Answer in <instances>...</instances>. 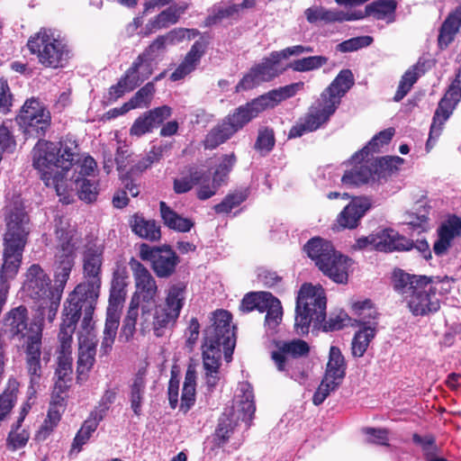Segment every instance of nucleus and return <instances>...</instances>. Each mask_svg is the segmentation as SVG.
<instances>
[{
	"label": "nucleus",
	"instance_id": "11",
	"mask_svg": "<svg viewBox=\"0 0 461 461\" xmlns=\"http://www.w3.org/2000/svg\"><path fill=\"white\" fill-rule=\"evenodd\" d=\"M304 250L320 270L334 282L344 284L348 281L349 259L338 253L330 241L312 238L305 244Z\"/></svg>",
	"mask_w": 461,
	"mask_h": 461
},
{
	"label": "nucleus",
	"instance_id": "61",
	"mask_svg": "<svg viewBox=\"0 0 461 461\" xmlns=\"http://www.w3.org/2000/svg\"><path fill=\"white\" fill-rule=\"evenodd\" d=\"M373 41L370 36H361L349 39L339 43L337 50L340 52H350L357 50L363 47L369 46Z\"/></svg>",
	"mask_w": 461,
	"mask_h": 461
},
{
	"label": "nucleus",
	"instance_id": "3",
	"mask_svg": "<svg viewBox=\"0 0 461 461\" xmlns=\"http://www.w3.org/2000/svg\"><path fill=\"white\" fill-rule=\"evenodd\" d=\"M3 325L11 339L23 341L25 367L33 388L42 376V360L47 363L50 361V357L44 356L41 358L43 344H32L30 340L32 336L31 320L26 306L19 305L5 312Z\"/></svg>",
	"mask_w": 461,
	"mask_h": 461
},
{
	"label": "nucleus",
	"instance_id": "19",
	"mask_svg": "<svg viewBox=\"0 0 461 461\" xmlns=\"http://www.w3.org/2000/svg\"><path fill=\"white\" fill-rule=\"evenodd\" d=\"M152 72V64L143 57L138 56L119 82L111 86L110 95L114 98L121 97L149 78Z\"/></svg>",
	"mask_w": 461,
	"mask_h": 461
},
{
	"label": "nucleus",
	"instance_id": "41",
	"mask_svg": "<svg viewBox=\"0 0 461 461\" xmlns=\"http://www.w3.org/2000/svg\"><path fill=\"white\" fill-rule=\"evenodd\" d=\"M160 214L166 226L177 231H189L194 223L187 218H183L174 212L165 202H160Z\"/></svg>",
	"mask_w": 461,
	"mask_h": 461
},
{
	"label": "nucleus",
	"instance_id": "24",
	"mask_svg": "<svg viewBox=\"0 0 461 461\" xmlns=\"http://www.w3.org/2000/svg\"><path fill=\"white\" fill-rule=\"evenodd\" d=\"M23 289L32 299L56 294L50 289V279L48 274L39 264H32L26 269Z\"/></svg>",
	"mask_w": 461,
	"mask_h": 461
},
{
	"label": "nucleus",
	"instance_id": "17",
	"mask_svg": "<svg viewBox=\"0 0 461 461\" xmlns=\"http://www.w3.org/2000/svg\"><path fill=\"white\" fill-rule=\"evenodd\" d=\"M140 257L142 260L150 262L152 270L159 278L171 276L179 264L178 256L168 246L150 247L148 244H141Z\"/></svg>",
	"mask_w": 461,
	"mask_h": 461
},
{
	"label": "nucleus",
	"instance_id": "31",
	"mask_svg": "<svg viewBox=\"0 0 461 461\" xmlns=\"http://www.w3.org/2000/svg\"><path fill=\"white\" fill-rule=\"evenodd\" d=\"M456 104H455L454 101L446 95L439 101L438 108L436 109L433 116L429 139L426 143L427 151H429L432 149L435 141L441 134L443 125L452 114Z\"/></svg>",
	"mask_w": 461,
	"mask_h": 461
},
{
	"label": "nucleus",
	"instance_id": "21",
	"mask_svg": "<svg viewBox=\"0 0 461 461\" xmlns=\"http://www.w3.org/2000/svg\"><path fill=\"white\" fill-rule=\"evenodd\" d=\"M178 317L179 314L164 305L157 306L154 314L142 306L140 323V332L145 334L152 328L157 337H162L166 330L174 325Z\"/></svg>",
	"mask_w": 461,
	"mask_h": 461
},
{
	"label": "nucleus",
	"instance_id": "5",
	"mask_svg": "<svg viewBox=\"0 0 461 461\" xmlns=\"http://www.w3.org/2000/svg\"><path fill=\"white\" fill-rule=\"evenodd\" d=\"M393 285L407 301L410 311L416 316H423L437 312L440 307V299L435 294L436 285L429 283V277L394 272Z\"/></svg>",
	"mask_w": 461,
	"mask_h": 461
},
{
	"label": "nucleus",
	"instance_id": "23",
	"mask_svg": "<svg viewBox=\"0 0 461 461\" xmlns=\"http://www.w3.org/2000/svg\"><path fill=\"white\" fill-rule=\"evenodd\" d=\"M129 266L132 272L136 288L133 296L137 300L153 302L158 295V289L157 282L149 270L133 258L130 260Z\"/></svg>",
	"mask_w": 461,
	"mask_h": 461
},
{
	"label": "nucleus",
	"instance_id": "42",
	"mask_svg": "<svg viewBox=\"0 0 461 461\" xmlns=\"http://www.w3.org/2000/svg\"><path fill=\"white\" fill-rule=\"evenodd\" d=\"M104 419L103 412H94L92 411L85 420L82 427L77 433L74 442L72 445L73 448H77L80 451L83 445H85L88 439L90 438L93 432H95L100 423V421Z\"/></svg>",
	"mask_w": 461,
	"mask_h": 461
},
{
	"label": "nucleus",
	"instance_id": "51",
	"mask_svg": "<svg viewBox=\"0 0 461 461\" xmlns=\"http://www.w3.org/2000/svg\"><path fill=\"white\" fill-rule=\"evenodd\" d=\"M76 190L78 197L87 203L95 201L98 194V182L86 177H77L75 179Z\"/></svg>",
	"mask_w": 461,
	"mask_h": 461
},
{
	"label": "nucleus",
	"instance_id": "64",
	"mask_svg": "<svg viewBox=\"0 0 461 461\" xmlns=\"http://www.w3.org/2000/svg\"><path fill=\"white\" fill-rule=\"evenodd\" d=\"M458 27L450 22V20L446 19L443 23L439 35H438V44L440 48H446L448 44L454 40L455 34L458 31Z\"/></svg>",
	"mask_w": 461,
	"mask_h": 461
},
{
	"label": "nucleus",
	"instance_id": "2",
	"mask_svg": "<svg viewBox=\"0 0 461 461\" xmlns=\"http://www.w3.org/2000/svg\"><path fill=\"white\" fill-rule=\"evenodd\" d=\"M77 156V145L71 140L51 142L39 140L32 149V162L36 169L41 173L45 185H53L57 194H67V187L59 177V171H68L72 167Z\"/></svg>",
	"mask_w": 461,
	"mask_h": 461
},
{
	"label": "nucleus",
	"instance_id": "4",
	"mask_svg": "<svg viewBox=\"0 0 461 461\" xmlns=\"http://www.w3.org/2000/svg\"><path fill=\"white\" fill-rule=\"evenodd\" d=\"M354 85V77L349 69L341 70L331 84L321 93L317 106L311 107L303 122L294 126L289 138L301 137L305 132L316 131L335 113L341 98Z\"/></svg>",
	"mask_w": 461,
	"mask_h": 461
},
{
	"label": "nucleus",
	"instance_id": "12",
	"mask_svg": "<svg viewBox=\"0 0 461 461\" xmlns=\"http://www.w3.org/2000/svg\"><path fill=\"white\" fill-rule=\"evenodd\" d=\"M255 410L251 386L247 383L240 384L231 410L225 411L219 420L215 430L217 445L222 446L228 441L239 420L249 424L254 416Z\"/></svg>",
	"mask_w": 461,
	"mask_h": 461
},
{
	"label": "nucleus",
	"instance_id": "43",
	"mask_svg": "<svg viewBox=\"0 0 461 461\" xmlns=\"http://www.w3.org/2000/svg\"><path fill=\"white\" fill-rule=\"evenodd\" d=\"M196 372L194 368L188 367L182 390L180 410L187 412L195 401Z\"/></svg>",
	"mask_w": 461,
	"mask_h": 461
},
{
	"label": "nucleus",
	"instance_id": "30",
	"mask_svg": "<svg viewBox=\"0 0 461 461\" xmlns=\"http://www.w3.org/2000/svg\"><path fill=\"white\" fill-rule=\"evenodd\" d=\"M171 115V108L163 105L140 116L130 129L131 135L140 137L152 131L153 128L161 124L166 119Z\"/></svg>",
	"mask_w": 461,
	"mask_h": 461
},
{
	"label": "nucleus",
	"instance_id": "58",
	"mask_svg": "<svg viewBox=\"0 0 461 461\" xmlns=\"http://www.w3.org/2000/svg\"><path fill=\"white\" fill-rule=\"evenodd\" d=\"M237 158L235 154L230 153L223 155L221 158V162L219 163L213 176L216 181H220L221 183L225 182L229 173L231 171L232 167L236 164Z\"/></svg>",
	"mask_w": 461,
	"mask_h": 461
},
{
	"label": "nucleus",
	"instance_id": "10",
	"mask_svg": "<svg viewBox=\"0 0 461 461\" xmlns=\"http://www.w3.org/2000/svg\"><path fill=\"white\" fill-rule=\"evenodd\" d=\"M326 296L321 286L304 284L296 300L294 328L298 334H307L311 324L321 325L326 317Z\"/></svg>",
	"mask_w": 461,
	"mask_h": 461
},
{
	"label": "nucleus",
	"instance_id": "60",
	"mask_svg": "<svg viewBox=\"0 0 461 461\" xmlns=\"http://www.w3.org/2000/svg\"><path fill=\"white\" fill-rule=\"evenodd\" d=\"M167 150V146L153 147L149 154L140 159L133 167V171L142 172L149 168L154 162L158 161Z\"/></svg>",
	"mask_w": 461,
	"mask_h": 461
},
{
	"label": "nucleus",
	"instance_id": "16",
	"mask_svg": "<svg viewBox=\"0 0 461 461\" xmlns=\"http://www.w3.org/2000/svg\"><path fill=\"white\" fill-rule=\"evenodd\" d=\"M38 304L34 309L31 320V342L32 344H43V330L46 323H52L56 319L61 295L59 293L50 294L43 298L35 299Z\"/></svg>",
	"mask_w": 461,
	"mask_h": 461
},
{
	"label": "nucleus",
	"instance_id": "38",
	"mask_svg": "<svg viewBox=\"0 0 461 461\" xmlns=\"http://www.w3.org/2000/svg\"><path fill=\"white\" fill-rule=\"evenodd\" d=\"M303 82L294 83L269 91L268 93L260 95L258 98L262 103L264 108L267 110L268 108L275 107L283 100L294 96L297 92L301 91L303 88Z\"/></svg>",
	"mask_w": 461,
	"mask_h": 461
},
{
	"label": "nucleus",
	"instance_id": "52",
	"mask_svg": "<svg viewBox=\"0 0 461 461\" xmlns=\"http://www.w3.org/2000/svg\"><path fill=\"white\" fill-rule=\"evenodd\" d=\"M265 312H267L265 319L266 325L271 330L276 329L282 321L283 308L280 301L272 294L267 302H266Z\"/></svg>",
	"mask_w": 461,
	"mask_h": 461
},
{
	"label": "nucleus",
	"instance_id": "59",
	"mask_svg": "<svg viewBox=\"0 0 461 461\" xmlns=\"http://www.w3.org/2000/svg\"><path fill=\"white\" fill-rule=\"evenodd\" d=\"M19 429L20 427H18V423L16 422L7 437V447L12 450H16L24 447L30 438L29 432H27L25 429Z\"/></svg>",
	"mask_w": 461,
	"mask_h": 461
},
{
	"label": "nucleus",
	"instance_id": "62",
	"mask_svg": "<svg viewBox=\"0 0 461 461\" xmlns=\"http://www.w3.org/2000/svg\"><path fill=\"white\" fill-rule=\"evenodd\" d=\"M275 145L274 131L265 128L259 130L258 136L255 143V149L260 152H269Z\"/></svg>",
	"mask_w": 461,
	"mask_h": 461
},
{
	"label": "nucleus",
	"instance_id": "32",
	"mask_svg": "<svg viewBox=\"0 0 461 461\" xmlns=\"http://www.w3.org/2000/svg\"><path fill=\"white\" fill-rule=\"evenodd\" d=\"M461 235V219L456 215L448 217L438 229V240L433 249L435 254L441 256L451 246L452 240Z\"/></svg>",
	"mask_w": 461,
	"mask_h": 461
},
{
	"label": "nucleus",
	"instance_id": "6",
	"mask_svg": "<svg viewBox=\"0 0 461 461\" xmlns=\"http://www.w3.org/2000/svg\"><path fill=\"white\" fill-rule=\"evenodd\" d=\"M100 288L80 283L67 299L59 330L75 332L76 324L83 315L79 329L95 328L93 314L99 297Z\"/></svg>",
	"mask_w": 461,
	"mask_h": 461
},
{
	"label": "nucleus",
	"instance_id": "55",
	"mask_svg": "<svg viewBox=\"0 0 461 461\" xmlns=\"http://www.w3.org/2000/svg\"><path fill=\"white\" fill-rule=\"evenodd\" d=\"M239 11V5H230L228 6L215 5L212 8L211 14L205 19V25L211 26L216 24L224 18L233 16Z\"/></svg>",
	"mask_w": 461,
	"mask_h": 461
},
{
	"label": "nucleus",
	"instance_id": "40",
	"mask_svg": "<svg viewBox=\"0 0 461 461\" xmlns=\"http://www.w3.org/2000/svg\"><path fill=\"white\" fill-rule=\"evenodd\" d=\"M131 230L139 237L149 241H157L161 237L160 227L153 220L135 214L131 220Z\"/></svg>",
	"mask_w": 461,
	"mask_h": 461
},
{
	"label": "nucleus",
	"instance_id": "18",
	"mask_svg": "<svg viewBox=\"0 0 461 461\" xmlns=\"http://www.w3.org/2000/svg\"><path fill=\"white\" fill-rule=\"evenodd\" d=\"M73 334L69 329L67 331L59 330L58 335L59 348L55 371L57 381L55 384L60 391H64L68 387V381L71 380Z\"/></svg>",
	"mask_w": 461,
	"mask_h": 461
},
{
	"label": "nucleus",
	"instance_id": "45",
	"mask_svg": "<svg viewBox=\"0 0 461 461\" xmlns=\"http://www.w3.org/2000/svg\"><path fill=\"white\" fill-rule=\"evenodd\" d=\"M375 327L365 326L362 330H358L352 340V355L356 357H362L366 351L370 341L375 336Z\"/></svg>",
	"mask_w": 461,
	"mask_h": 461
},
{
	"label": "nucleus",
	"instance_id": "57",
	"mask_svg": "<svg viewBox=\"0 0 461 461\" xmlns=\"http://www.w3.org/2000/svg\"><path fill=\"white\" fill-rule=\"evenodd\" d=\"M247 198L246 192H238L227 195L223 201L214 206L217 213H229L231 210L239 206Z\"/></svg>",
	"mask_w": 461,
	"mask_h": 461
},
{
	"label": "nucleus",
	"instance_id": "25",
	"mask_svg": "<svg viewBox=\"0 0 461 461\" xmlns=\"http://www.w3.org/2000/svg\"><path fill=\"white\" fill-rule=\"evenodd\" d=\"M78 340V359L77 373L78 378L86 375L95 363L96 352V339L95 328L79 329L77 331Z\"/></svg>",
	"mask_w": 461,
	"mask_h": 461
},
{
	"label": "nucleus",
	"instance_id": "35",
	"mask_svg": "<svg viewBox=\"0 0 461 461\" xmlns=\"http://www.w3.org/2000/svg\"><path fill=\"white\" fill-rule=\"evenodd\" d=\"M186 8L185 5H170L167 9L162 11L149 22L146 25L148 32L145 34L148 35L157 30L176 23Z\"/></svg>",
	"mask_w": 461,
	"mask_h": 461
},
{
	"label": "nucleus",
	"instance_id": "44",
	"mask_svg": "<svg viewBox=\"0 0 461 461\" xmlns=\"http://www.w3.org/2000/svg\"><path fill=\"white\" fill-rule=\"evenodd\" d=\"M146 381L143 373H138L133 379L130 390L131 407L135 415L141 414L142 403L144 401Z\"/></svg>",
	"mask_w": 461,
	"mask_h": 461
},
{
	"label": "nucleus",
	"instance_id": "15",
	"mask_svg": "<svg viewBox=\"0 0 461 461\" xmlns=\"http://www.w3.org/2000/svg\"><path fill=\"white\" fill-rule=\"evenodd\" d=\"M16 120L26 135L41 138L49 129L51 117L39 100L31 98L24 103Z\"/></svg>",
	"mask_w": 461,
	"mask_h": 461
},
{
	"label": "nucleus",
	"instance_id": "14",
	"mask_svg": "<svg viewBox=\"0 0 461 461\" xmlns=\"http://www.w3.org/2000/svg\"><path fill=\"white\" fill-rule=\"evenodd\" d=\"M345 358L338 347L331 346L330 348L325 375L312 397L313 403L315 405L321 404L330 393L339 388L345 377Z\"/></svg>",
	"mask_w": 461,
	"mask_h": 461
},
{
	"label": "nucleus",
	"instance_id": "63",
	"mask_svg": "<svg viewBox=\"0 0 461 461\" xmlns=\"http://www.w3.org/2000/svg\"><path fill=\"white\" fill-rule=\"evenodd\" d=\"M118 327L119 326L105 323L100 346V353L102 355H108L111 352Z\"/></svg>",
	"mask_w": 461,
	"mask_h": 461
},
{
	"label": "nucleus",
	"instance_id": "33",
	"mask_svg": "<svg viewBox=\"0 0 461 461\" xmlns=\"http://www.w3.org/2000/svg\"><path fill=\"white\" fill-rule=\"evenodd\" d=\"M186 32L187 30L178 29L173 30L165 35L158 36L139 56L143 57L144 59L149 60L152 64L154 59L165 52L167 44H174L176 41H181L185 37Z\"/></svg>",
	"mask_w": 461,
	"mask_h": 461
},
{
	"label": "nucleus",
	"instance_id": "34",
	"mask_svg": "<svg viewBox=\"0 0 461 461\" xmlns=\"http://www.w3.org/2000/svg\"><path fill=\"white\" fill-rule=\"evenodd\" d=\"M368 156L364 155V158L362 156H358L356 158V155L353 157V159L358 163L351 170L346 172L341 178V181L346 185H359L362 184H366L371 178L373 175L372 167H376V164H374L369 159L366 160V158Z\"/></svg>",
	"mask_w": 461,
	"mask_h": 461
},
{
	"label": "nucleus",
	"instance_id": "48",
	"mask_svg": "<svg viewBox=\"0 0 461 461\" xmlns=\"http://www.w3.org/2000/svg\"><path fill=\"white\" fill-rule=\"evenodd\" d=\"M19 391V383L15 379H9L7 386L0 395V421L3 420L13 409Z\"/></svg>",
	"mask_w": 461,
	"mask_h": 461
},
{
	"label": "nucleus",
	"instance_id": "47",
	"mask_svg": "<svg viewBox=\"0 0 461 461\" xmlns=\"http://www.w3.org/2000/svg\"><path fill=\"white\" fill-rule=\"evenodd\" d=\"M197 175L201 176L197 183H195V185H197V197L200 200H207L216 194L222 183L216 181L214 176L211 180L208 171L197 170Z\"/></svg>",
	"mask_w": 461,
	"mask_h": 461
},
{
	"label": "nucleus",
	"instance_id": "36",
	"mask_svg": "<svg viewBox=\"0 0 461 461\" xmlns=\"http://www.w3.org/2000/svg\"><path fill=\"white\" fill-rule=\"evenodd\" d=\"M204 52V44L201 41H195L185 57V59L182 61V63L171 74V80H180L190 74L193 70H194Z\"/></svg>",
	"mask_w": 461,
	"mask_h": 461
},
{
	"label": "nucleus",
	"instance_id": "7",
	"mask_svg": "<svg viewBox=\"0 0 461 461\" xmlns=\"http://www.w3.org/2000/svg\"><path fill=\"white\" fill-rule=\"evenodd\" d=\"M27 48L45 68H64L71 58V50L65 39L50 28H41L32 34L27 41Z\"/></svg>",
	"mask_w": 461,
	"mask_h": 461
},
{
	"label": "nucleus",
	"instance_id": "56",
	"mask_svg": "<svg viewBox=\"0 0 461 461\" xmlns=\"http://www.w3.org/2000/svg\"><path fill=\"white\" fill-rule=\"evenodd\" d=\"M352 309L354 315L357 317L356 321L363 325L370 323V319H374L376 314L375 310L372 307L371 302L368 300L355 303Z\"/></svg>",
	"mask_w": 461,
	"mask_h": 461
},
{
	"label": "nucleus",
	"instance_id": "54",
	"mask_svg": "<svg viewBox=\"0 0 461 461\" xmlns=\"http://www.w3.org/2000/svg\"><path fill=\"white\" fill-rule=\"evenodd\" d=\"M328 58L325 56H310L300 59L294 60L289 64V68L294 71L306 72L318 69L326 65Z\"/></svg>",
	"mask_w": 461,
	"mask_h": 461
},
{
	"label": "nucleus",
	"instance_id": "1",
	"mask_svg": "<svg viewBox=\"0 0 461 461\" xmlns=\"http://www.w3.org/2000/svg\"><path fill=\"white\" fill-rule=\"evenodd\" d=\"M213 322L204 330L202 345L203 366L207 386L214 388L221 379V353L230 362L235 347L234 331L230 327L231 315L225 310L213 313Z\"/></svg>",
	"mask_w": 461,
	"mask_h": 461
},
{
	"label": "nucleus",
	"instance_id": "49",
	"mask_svg": "<svg viewBox=\"0 0 461 461\" xmlns=\"http://www.w3.org/2000/svg\"><path fill=\"white\" fill-rule=\"evenodd\" d=\"M270 293L268 292H250L242 299L240 311L242 312H249L258 310L260 312H265L266 302H267Z\"/></svg>",
	"mask_w": 461,
	"mask_h": 461
},
{
	"label": "nucleus",
	"instance_id": "27",
	"mask_svg": "<svg viewBox=\"0 0 461 461\" xmlns=\"http://www.w3.org/2000/svg\"><path fill=\"white\" fill-rule=\"evenodd\" d=\"M310 348L307 342L302 339H293L287 342H282L278 350L273 351L271 357L279 371H285L289 365V357H300L309 353Z\"/></svg>",
	"mask_w": 461,
	"mask_h": 461
},
{
	"label": "nucleus",
	"instance_id": "39",
	"mask_svg": "<svg viewBox=\"0 0 461 461\" xmlns=\"http://www.w3.org/2000/svg\"><path fill=\"white\" fill-rule=\"evenodd\" d=\"M187 294V284L183 281L170 283L166 290L164 306L180 315Z\"/></svg>",
	"mask_w": 461,
	"mask_h": 461
},
{
	"label": "nucleus",
	"instance_id": "29",
	"mask_svg": "<svg viewBox=\"0 0 461 461\" xmlns=\"http://www.w3.org/2000/svg\"><path fill=\"white\" fill-rule=\"evenodd\" d=\"M370 207L371 202L368 198L356 197L338 215L337 222L344 229H355Z\"/></svg>",
	"mask_w": 461,
	"mask_h": 461
},
{
	"label": "nucleus",
	"instance_id": "8",
	"mask_svg": "<svg viewBox=\"0 0 461 461\" xmlns=\"http://www.w3.org/2000/svg\"><path fill=\"white\" fill-rule=\"evenodd\" d=\"M56 235L59 244L55 254L54 281L56 293L61 294L75 265L76 252L83 240L78 231L68 222H59Z\"/></svg>",
	"mask_w": 461,
	"mask_h": 461
},
{
	"label": "nucleus",
	"instance_id": "46",
	"mask_svg": "<svg viewBox=\"0 0 461 461\" xmlns=\"http://www.w3.org/2000/svg\"><path fill=\"white\" fill-rule=\"evenodd\" d=\"M154 93V84L151 82L147 83L127 103L123 104V111L122 113H127L130 110L135 108L149 106Z\"/></svg>",
	"mask_w": 461,
	"mask_h": 461
},
{
	"label": "nucleus",
	"instance_id": "26",
	"mask_svg": "<svg viewBox=\"0 0 461 461\" xmlns=\"http://www.w3.org/2000/svg\"><path fill=\"white\" fill-rule=\"evenodd\" d=\"M306 20L310 23L323 22L325 23H343L361 20L364 16L361 11L346 13L337 9H327L321 5L307 8L304 11Z\"/></svg>",
	"mask_w": 461,
	"mask_h": 461
},
{
	"label": "nucleus",
	"instance_id": "28",
	"mask_svg": "<svg viewBox=\"0 0 461 461\" xmlns=\"http://www.w3.org/2000/svg\"><path fill=\"white\" fill-rule=\"evenodd\" d=\"M375 240V250L381 252L407 251L413 246L411 240L389 228L376 230Z\"/></svg>",
	"mask_w": 461,
	"mask_h": 461
},
{
	"label": "nucleus",
	"instance_id": "53",
	"mask_svg": "<svg viewBox=\"0 0 461 461\" xmlns=\"http://www.w3.org/2000/svg\"><path fill=\"white\" fill-rule=\"evenodd\" d=\"M393 134L394 130L392 128L380 131L366 147H364L359 152L356 153V158L362 156L364 158V155L368 156L372 152H378L380 150V147L384 144H387L392 140Z\"/></svg>",
	"mask_w": 461,
	"mask_h": 461
},
{
	"label": "nucleus",
	"instance_id": "13",
	"mask_svg": "<svg viewBox=\"0 0 461 461\" xmlns=\"http://www.w3.org/2000/svg\"><path fill=\"white\" fill-rule=\"evenodd\" d=\"M6 232L4 245L24 249L30 233L29 217L19 196L5 207Z\"/></svg>",
	"mask_w": 461,
	"mask_h": 461
},
{
	"label": "nucleus",
	"instance_id": "9",
	"mask_svg": "<svg viewBox=\"0 0 461 461\" xmlns=\"http://www.w3.org/2000/svg\"><path fill=\"white\" fill-rule=\"evenodd\" d=\"M265 110L258 97L237 107L211 129L203 140L204 148L213 149L226 142Z\"/></svg>",
	"mask_w": 461,
	"mask_h": 461
},
{
	"label": "nucleus",
	"instance_id": "37",
	"mask_svg": "<svg viewBox=\"0 0 461 461\" xmlns=\"http://www.w3.org/2000/svg\"><path fill=\"white\" fill-rule=\"evenodd\" d=\"M397 2L395 0H376L367 5L365 8L362 19L366 16H373L376 20H384L387 23L395 21V11Z\"/></svg>",
	"mask_w": 461,
	"mask_h": 461
},
{
	"label": "nucleus",
	"instance_id": "50",
	"mask_svg": "<svg viewBox=\"0 0 461 461\" xmlns=\"http://www.w3.org/2000/svg\"><path fill=\"white\" fill-rule=\"evenodd\" d=\"M419 71L418 65H414L405 71L399 82L393 101L400 102L407 95L420 76Z\"/></svg>",
	"mask_w": 461,
	"mask_h": 461
},
{
	"label": "nucleus",
	"instance_id": "22",
	"mask_svg": "<svg viewBox=\"0 0 461 461\" xmlns=\"http://www.w3.org/2000/svg\"><path fill=\"white\" fill-rule=\"evenodd\" d=\"M83 253V284L101 288V271L103 265V249L94 240H89L84 245Z\"/></svg>",
	"mask_w": 461,
	"mask_h": 461
},
{
	"label": "nucleus",
	"instance_id": "20",
	"mask_svg": "<svg viewBox=\"0 0 461 461\" xmlns=\"http://www.w3.org/2000/svg\"><path fill=\"white\" fill-rule=\"evenodd\" d=\"M279 60L273 58V52L267 58L250 68L236 86V92L251 89L263 82H267L283 73L285 68H279Z\"/></svg>",
	"mask_w": 461,
	"mask_h": 461
}]
</instances>
